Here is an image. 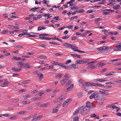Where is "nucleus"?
<instances>
[{
	"mask_svg": "<svg viewBox=\"0 0 121 121\" xmlns=\"http://www.w3.org/2000/svg\"><path fill=\"white\" fill-rule=\"evenodd\" d=\"M79 110L82 115L84 116L88 113L90 110V109L86 107H83L82 106L79 109Z\"/></svg>",
	"mask_w": 121,
	"mask_h": 121,
	"instance_id": "f257e3e1",
	"label": "nucleus"
},
{
	"mask_svg": "<svg viewBox=\"0 0 121 121\" xmlns=\"http://www.w3.org/2000/svg\"><path fill=\"white\" fill-rule=\"evenodd\" d=\"M79 81L80 83H81L82 85L84 86H94V83L91 82H82V81L81 80H79Z\"/></svg>",
	"mask_w": 121,
	"mask_h": 121,
	"instance_id": "f03ea898",
	"label": "nucleus"
},
{
	"mask_svg": "<svg viewBox=\"0 0 121 121\" xmlns=\"http://www.w3.org/2000/svg\"><path fill=\"white\" fill-rule=\"evenodd\" d=\"M99 92L102 94L107 96L110 94L109 93L108 91L107 90H105L103 89H101L99 91Z\"/></svg>",
	"mask_w": 121,
	"mask_h": 121,
	"instance_id": "7ed1b4c3",
	"label": "nucleus"
},
{
	"mask_svg": "<svg viewBox=\"0 0 121 121\" xmlns=\"http://www.w3.org/2000/svg\"><path fill=\"white\" fill-rule=\"evenodd\" d=\"M71 48L73 50L75 51L81 53H84L85 52L83 51H81L77 49L78 48L73 45L72 44V46H71Z\"/></svg>",
	"mask_w": 121,
	"mask_h": 121,
	"instance_id": "20e7f679",
	"label": "nucleus"
},
{
	"mask_svg": "<svg viewBox=\"0 0 121 121\" xmlns=\"http://www.w3.org/2000/svg\"><path fill=\"white\" fill-rule=\"evenodd\" d=\"M114 49L115 51H121V43H119L117 44Z\"/></svg>",
	"mask_w": 121,
	"mask_h": 121,
	"instance_id": "39448f33",
	"label": "nucleus"
},
{
	"mask_svg": "<svg viewBox=\"0 0 121 121\" xmlns=\"http://www.w3.org/2000/svg\"><path fill=\"white\" fill-rule=\"evenodd\" d=\"M37 115V114H34L32 116H30L26 117H22L21 119L22 120H28L30 119L31 118L33 117L34 116H35Z\"/></svg>",
	"mask_w": 121,
	"mask_h": 121,
	"instance_id": "423d86ee",
	"label": "nucleus"
},
{
	"mask_svg": "<svg viewBox=\"0 0 121 121\" xmlns=\"http://www.w3.org/2000/svg\"><path fill=\"white\" fill-rule=\"evenodd\" d=\"M64 98V96L63 95L60 96L57 99H56L55 101L56 103L62 100Z\"/></svg>",
	"mask_w": 121,
	"mask_h": 121,
	"instance_id": "0eeeda50",
	"label": "nucleus"
},
{
	"mask_svg": "<svg viewBox=\"0 0 121 121\" xmlns=\"http://www.w3.org/2000/svg\"><path fill=\"white\" fill-rule=\"evenodd\" d=\"M100 95L99 94H97L95 93V96L94 99L96 100H98L100 99Z\"/></svg>",
	"mask_w": 121,
	"mask_h": 121,
	"instance_id": "6e6552de",
	"label": "nucleus"
},
{
	"mask_svg": "<svg viewBox=\"0 0 121 121\" xmlns=\"http://www.w3.org/2000/svg\"><path fill=\"white\" fill-rule=\"evenodd\" d=\"M42 118V116H37L35 117L32 120V121H37L38 120H40Z\"/></svg>",
	"mask_w": 121,
	"mask_h": 121,
	"instance_id": "1a4fd4ad",
	"label": "nucleus"
},
{
	"mask_svg": "<svg viewBox=\"0 0 121 121\" xmlns=\"http://www.w3.org/2000/svg\"><path fill=\"white\" fill-rule=\"evenodd\" d=\"M90 116L92 117H94L97 119H99L100 118L98 116H97L94 113H93L91 114L90 115Z\"/></svg>",
	"mask_w": 121,
	"mask_h": 121,
	"instance_id": "9d476101",
	"label": "nucleus"
},
{
	"mask_svg": "<svg viewBox=\"0 0 121 121\" xmlns=\"http://www.w3.org/2000/svg\"><path fill=\"white\" fill-rule=\"evenodd\" d=\"M12 70L14 71L15 72H19L20 70H21V69H18L17 68L13 67L11 69Z\"/></svg>",
	"mask_w": 121,
	"mask_h": 121,
	"instance_id": "9b49d317",
	"label": "nucleus"
},
{
	"mask_svg": "<svg viewBox=\"0 0 121 121\" xmlns=\"http://www.w3.org/2000/svg\"><path fill=\"white\" fill-rule=\"evenodd\" d=\"M27 113V112L26 111H20L17 112V114L20 115H24L25 114Z\"/></svg>",
	"mask_w": 121,
	"mask_h": 121,
	"instance_id": "f8f14e48",
	"label": "nucleus"
},
{
	"mask_svg": "<svg viewBox=\"0 0 121 121\" xmlns=\"http://www.w3.org/2000/svg\"><path fill=\"white\" fill-rule=\"evenodd\" d=\"M24 67H26V69H28L30 68V65H28V63H26L24 64L23 65L22 67V68Z\"/></svg>",
	"mask_w": 121,
	"mask_h": 121,
	"instance_id": "ddd939ff",
	"label": "nucleus"
},
{
	"mask_svg": "<svg viewBox=\"0 0 121 121\" xmlns=\"http://www.w3.org/2000/svg\"><path fill=\"white\" fill-rule=\"evenodd\" d=\"M94 86H98L99 87H104V85L101 84L96 83H94Z\"/></svg>",
	"mask_w": 121,
	"mask_h": 121,
	"instance_id": "4468645a",
	"label": "nucleus"
},
{
	"mask_svg": "<svg viewBox=\"0 0 121 121\" xmlns=\"http://www.w3.org/2000/svg\"><path fill=\"white\" fill-rule=\"evenodd\" d=\"M92 105V103H91L87 102H86V105L84 107H86V108H90Z\"/></svg>",
	"mask_w": 121,
	"mask_h": 121,
	"instance_id": "2eb2a0df",
	"label": "nucleus"
},
{
	"mask_svg": "<svg viewBox=\"0 0 121 121\" xmlns=\"http://www.w3.org/2000/svg\"><path fill=\"white\" fill-rule=\"evenodd\" d=\"M73 84H71L70 86L67 88L66 90V92H68L70 91L72 89V88H73Z\"/></svg>",
	"mask_w": 121,
	"mask_h": 121,
	"instance_id": "dca6fc26",
	"label": "nucleus"
},
{
	"mask_svg": "<svg viewBox=\"0 0 121 121\" xmlns=\"http://www.w3.org/2000/svg\"><path fill=\"white\" fill-rule=\"evenodd\" d=\"M46 28L47 27L44 26H40L38 28V30L39 31L43 29L44 30L46 29Z\"/></svg>",
	"mask_w": 121,
	"mask_h": 121,
	"instance_id": "f3484780",
	"label": "nucleus"
},
{
	"mask_svg": "<svg viewBox=\"0 0 121 121\" xmlns=\"http://www.w3.org/2000/svg\"><path fill=\"white\" fill-rule=\"evenodd\" d=\"M65 79V78H63L62 80L60 81V83L62 86H64L66 82V81Z\"/></svg>",
	"mask_w": 121,
	"mask_h": 121,
	"instance_id": "a211bd4d",
	"label": "nucleus"
},
{
	"mask_svg": "<svg viewBox=\"0 0 121 121\" xmlns=\"http://www.w3.org/2000/svg\"><path fill=\"white\" fill-rule=\"evenodd\" d=\"M115 73V72H111L109 73H106L105 74V75L106 76H108L109 75H113Z\"/></svg>",
	"mask_w": 121,
	"mask_h": 121,
	"instance_id": "6ab92c4d",
	"label": "nucleus"
},
{
	"mask_svg": "<svg viewBox=\"0 0 121 121\" xmlns=\"http://www.w3.org/2000/svg\"><path fill=\"white\" fill-rule=\"evenodd\" d=\"M69 74L67 73H66L65 75L64 78H65L66 81H67L69 78Z\"/></svg>",
	"mask_w": 121,
	"mask_h": 121,
	"instance_id": "aec40b11",
	"label": "nucleus"
},
{
	"mask_svg": "<svg viewBox=\"0 0 121 121\" xmlns=\"http://www.w3.org/2000/svg\"><path fill=\"white\" fill-rule=\"evenodd\" d=\"M106 65L105 63L100 62L98 63L97 65L99 67L102 66Z\"/></svg>",
	"mask_w": 121,
	"mask_h": 121,
	"instance_id": "412c9836",
	"label": "nucleus"
},
{
	"mask_svg": "<svg viewBox=\"0 0 121 121\" xmlns=\"http://www.w3.org/2000/svg\"><path fill=\"white\" fill-rule=\"evenodd\" d=\"M58 65H59L60 66H61L62 68L64 69H67L68 68L67 67H66L63 63H61L58 64Z\"/></svg>",
	"mask_w": 121,
	"mask_h": 121,
	"instance_id": "4be33fe9",
	"label": "nucleus"
},
{
	"mask_svg": "<svg viewBox=\"0 0 121 121\" xmlns=\"http://www.w3.org/2000/svg\"><path fill=\"white\" fill-rule=\"evenodd\" d=\"M18 118V116L17 115H16L11 117L9 119L12 120H15Z\"/></svg>",
	"mask_w": 121,
	"mask_h": 121,
	"instance_id": "5701e85b",
	"label": "nucleus"
},
{
	"mask_svg": "<svg viewBox=\"0 0 121 121\" xmlns=\"http://www.w3.org/2000/svg\"><path fill=\"white\" fill-rule=\"evenodd\" d=\"M103 51H105L108 50L109 49V47L108 46H104L102 47Z\"/></svg>",
	"mask_w": 121,
	"mask_h": 121,
	"instance_id": "b1692460",
	"label": "nucleus"
},
{
	"mask_svg": "<svg viewBox=\"0 0 121 121\" xmlns=\"http://www.w3.org/2000/svg\"><path fill=\"white\" fill-rule=\"evenodd\" d=\"M113 9L115 10H117L118 8H121L119 4H118L115 6H114L113 7Z\"/></svg>",
	"mask_w": 121,
	"mask_h": 121,
	"instance_id": "393cba45",
	"label": "nucleus"
},
{
	"mask_svg": "<svg viewBox=\"0 0 121 121\" xmlns=\"http://www.w3.org/2000/svg\"><path fill=\"white\" fill-rule=\"evenodd\" d=\"M41 98L39 97L32 98L31 99V100L32 101L36 100H40Z\"/></svg>",
	"mask_w": 121,
	"mask_h": 121,
	"instance_id": "a878e982",
	"label": "nucleus"
},
{
	"mask_svg": "<svg viewBox=\"0 0 121 121\" xmlns=\"http://www.w3.org/2000/svg\"><path fill=\"white\" fill-rule=\"evenodd\" d=\"M64 46L66 47H71V46H72V44H69L66 43H64L63 44Z\"/></svg>",
	"mask_w": 121,
	"mask_h": 121,
	"instance_id": "bb28decb",
	"label": "nucleus"
},
{
	"mask_svg": "<svg viewBox=\"0 0 121 121\" xmlns=\"http://www.w3.org/2000/svg\"><path fill=\"white\" fill-rule=\"evenodd\" d=\"M49 104L48 103L46 104H43L41 105V107H48L49 106Z\"/></svg>",
	"mask_w": 121,
	"mask_h": 121,
	"instance_id": "cd10ccee",
	"label": "nucleus"
},
{
	"mask_svg": "<svg viewBox=\"0 0 121 121\" xmlns=\"http://www.w3.org/2000/svg\"><path fill=\"white\" fill-rule=\"evenodd\" d=\"M12 59L15 60H21V58L20 57H16L15 56H14L13 58H12Z\"/></svg>",
	"mask_w": 121,
	"mask_h": 121,
	"instance_id": "c85d7f7f",
	"label": "nucleus"
},
{
	"mask_svg": "<svg viewBox=\"0 0 121 121\" xmlns=\"http://www.w3.org/2000/svg\"><path fill=\"white\" fill-rule=\"evenodd\" d=\"M83 60H79L76 61V63L77 64H82L83 63Z\"/></svg>",
	"mask_w": 121,
	"mask_h": 121,
	"instance_id": "c756f323",
	"label": "nucleus"
},
{
	"mask_svg": "<svg viewBox=\"0 0 121 121\" xmlns=\"http://www.w3.org/2000/svg\"><path fill=\"white\" fill-rule=\"evenodd\" d=\"M63 75V74L62 73L58 74L56 75V78H60Z\"/></svg>",
	"mask_w": 121,
	"mask_h": 121,
	"instance_id": "7c9ffc66",
	"label": "nucleus"
},
{
	"mask_svg": "<svg viewBox=\"0 0 121 121\" xmlns=\"http://www.w3.org/2000/svg\"><path fill=\"white\" fill-rule=\"evenodd\" d=\"M58 108H54L52 111V113H54L57 112L58 111Z\"/></svg>",
	"mask_w": 121,
	"mask_h": 121,
	"instance_id": "2f4dec72",
	"label": "nucleus"
},
{
	"mask_svg": "<svg viewBox=\"0 0 121 121\" xmlns=\"http://www.w3.org/2000/svg\"><path fill=\"white\" fill-rule=\"evenodd\" d=\"M95 93H94L92 94L89 96V98L90 99H92L93 98L94 99Z\"/></svg>",
	"mask_w": 121,
	"mask_h": 121,
	"instance_id": "473e14b6",
	"label": "nucleus"
},
{
	"mask_svg": "<svg viewBox=\"0 0 121 121\" xmlns=\"http://www.w3.org/2000/svg\"><path fill=\"white\" fill-rule=\"evenodd\" d=\"M51 14H47L44 15V17H47V19H48L49 18H50L52 17V16H51Z\"/></svg>",
	"mask_w": 121,
	"mask_h": 121,
	"instance_id": "72a5a7b5",
	"label": "nucleus"
},
{
	"mask_svg": "<svg viewBox=\"0 0 121 121\" xmlns=\"http://www.w3.org/2000/svg\"><path fill=\"white\" fill-rule=\"evenodd\" d=\"M94 65L93 64H92L90 65L89 67H88L89 68H90L91 69H93L95 68V66H92Z\"/></svg>",
	"mask_w": 121,
	"mask_h": 121,
	"instance_id": "f704fd0d",
	"label": "nucleus"
},
{
	"mask_svg": "<svg viewBox=\"0 0 121 121\" xmlns=\"http://www.w3.org/2000/svg\"><path fill=\"white\" fill-rule=\"evenodd\" d=\"M22 103L23 104H29L30 103V102L29 101H23L22 102Z\"/></svg>",
	"mask_w": 121,
	"mask_h": 121,
	"instance_id": "c9c22d12",
	"label": "nucleus"
},
{
	"mask_svg": "<svg viewBox=\"0 0 121 121\" xmlns=\"http://www.w3.org/2000/svg\"><path fill=\"white\" fill-rule=\"evenodd\" d=\"M24 63L22 62L21 61H19L17 64L18 65L21 66L20 67L22 68V67L24 65Z\"/></svg>",
	"mask_w": 121,
	"mask_h": 121,
	"instance_id": "e433bc0d",
	"label": "nucleus"
},
{
	"mask_svg": "<svg viewBox=\"0 0 121 121\" xmlns=\"http://www.w3.org/2000/svg\"><path fill=\"white\" fill-rule=\"evenodd\" d=\"M72 82V81L71 80H70L68 81L66 83V86L69 85L71 84Z\"/></svg>",
	"mask_w": 121,
	"mask_h": 121,
	"instance_id": "4c0bfd02",
	"label": "nucleus"
},
{
	"mask_svg": "<svg viewBox=\"0 0 121 121\" xmlns=\"http://www.w3.org/2000/svg\"><path fill=\"white\" fill-rule=\"evenodd\" d=\"M108 81V80H104V79H103V78H100V79H99L98 82H102L103 81Z\"/></svg>",
	"mask_w": 121,
	"mask_h": 121,
	"instance_id": "58836bf2",
	"label": "nucleus"
},
{
	"mask_svg": "<svg viewBox=\"0 0 121 121\" xmlns=\"http://www.w3.org/2000/svg\"><path fill=\"white\" fill-rule=\"evenodd\" d=\"M78 117L76 116L74 117L73 118V121H78Z\"/></svg>",
	"mask_w": 121,
	"mask_h": 121,
	"instance_id": "ea45409f",
	"label": "nucleus"
},
{
	"mask_svg": "<svg viewBox=\"0 0 121 121\" xmlns=\"http://www.w3.org/2000/svg\"><path fill=\"white\" fill-rule=\"evenodd\" d=\"M40 75L39 76V79L40 80H41L42 78L43 77V75L42 73H40Z\"/></svg>",
	"mask_w": 121,
	"mask_h": 121,
	"instance_id": "a19ab883",
	"label": "nucleus"
},
{
	"mask_svg": "<svg viewBox=\"0 0 121 121\" xmlns=\"http://www.w3.org/2000/svg\"><path fill=\"white\" fill-rule=\"evenodd\" d=\"M69 36L68 35H65L62 37V39H67L69 38Z\"/></svg>",
	"mask_w": 121,
	"mask_h": 121,
	"instance_id": "79ce46f5",
	"label": "nucleus"
},
{
	"mask_svg": "<svg viewBox=\"0 0 121 121\" xmlns=\"http://www.w3.org/2000/svg\"><path fill=\"white\" fill-rule=\"evenodd\" d=\"M29 97V95L28 94L24 95L22 97V98L24 99H26L28 98Z\"/></svg>",
	"mask_w": 121,
	"mask_h": 121,
	"instance_id": "37998d69",
	"label": "nucleus"
},
{
	"mask_svg": "<svg viewBox=\"0 0 121 121\" xmlns=\"http://www.w3.org/2000/svg\"><path fill=\"white\" fill-rule=\"evenodd\" d=\"M101 19L100 18H96L95 19V22L97 23L98 21H101Z\"/></svg>",
	"mask_w": 121,
	"mask_h": 121,
	"instance_id": "c03bdc74",
	"label": "nucleus"
},
{
	"mask_svg": "<svg viewBox=\"0 0 121 121\" xmlns=\"http://www.w3.org/2000/svg\"><path fill=\"white\" fill-rule=\"evenodd\" d=\"M95 10L94 9L91 10H87L86 12L88 13H91L92 12H94L95 11Z\"/></svg>",
	"mask_w": 121,
	"mask_h": 121,
	"instance_id": "a18cd8bd",
	"label": "nucleus"
},
{
	"mask_svg": "<svg viewBox=\"0 0 121 121\" xmlns=\"http://www.w3.org/2000/svg\"><path fill=\"white\" fill-rule=\"evenodd\" d=\"M76 65L74 64H72L71 65V66L74 69H77L78 68V66H76Z\"/></svg>",
	"mask_w": 121,
	"mask_h": 121,
	"instance_id": "49530a36",
	"label": "nucleus"
},
{
	"mask_svg": "<svg viewBox=\"0 0 121 121\" xmlns=\"http://www.w3.org/2000/svg\"><path fill=\"white\" fill-rule=\"evenodd\" d=\"M68 105V104L65 101L63 103V107H65L67 106Z\"/></svg>",
	"mask_w": 121,
	"mask_h": 121,
	"instance_id": "de8ad7c7",
	"label": "nucleus"
},
{
	"mask_svg": "<svg viewBox=\"0 0 121 121\" xmlns=\"http://www.w3.org/2000/svg\"><path fill=\"white\" fill-rule=\"evenodd\" d=\"M78 7L76 6H72L70 7V9L71 10H73L74 9H78Z\"/></svg>",
	"mask_w": 121,
	"mask_h": 121,
	"instance_id": "09e8293b",
	"label": "nucleus"
},
{
	"mask_svg": "<svg viewBox=\"0 0 121 121\" xmlns=\"http://www.w3.org/2000/svg\"><path fill=\"white\" fill-rule=\"evenodd\" d=\"M66 27L70 29L72 28L73 27V25L68 26H66Z\"/></svg>",
	"mask_w": 121,
	"mask_h": 121,
	"instance_id": "8fccbe9b",
	"label": "nucleus"
},
{
	"mask_svg": "<svg viewBox=\"0 0 121 121\" xmlns=\"http://www.w3.org/2000/svg\"><path fill=\"white\" fill-rule=\"evenodd\" d=\"M33 109V107L32 106H29L26 108V109L28 110H31Z\"/></svg>",
	"mask_w": 121,
	"mask_h": 121,
	"instance_id": "3c124183",
	"label": "nucleus"
},
{
	"mask_svg": "<svg viewBox=\"0 0 121 121\" xmlns=\"http://www.w3.org/2000/svg\"><path fill=\"white\" fill-rule=\"evenodd\" d=\"M82 94L81 93H79L77 94V96L78 97L80 98L82 96Z\"/></svg>",
	"mask_w": 121,
	"mask_h": 121,
	"instance_id": "603ef678",
	"label": "nucleus"
},
{
	"mask_svg": "<svg viewBox=\"0 0 121 121\" xmlns=\"http://www.w3.org/2000/svg\"><path fill=\"white\" fill-rule=\"evenodd\" d=\"M53 39L55 40H57L59 41H60L61 42H62V41L60 39L57 38L55 37L53 38Z\"/></svg>",
	"mask_w": 121,
	"mask_h": 121,
	"instance_id": "864d4df0",
	"label": "nucleus"
},
{
	"mask_svg": "<svg viewBox=\"0 0 121 121\" xmlns=\"http://www.w3.org/2000/svg\"><path fill=\"white\" fill-rule=\"evenodd\" d=\"M109 12H103V14L104 15H108L109 14Z\"/></svg>",
	"mask_w": 121,
	"mask_h": 121,
	"instance_id": "5fc2aeb1",
	"label": "nucleus"
},
{
	"mask_svg": "<svg viewBox=\"0 0 121 121\" xmlns=\"http://www.w3.org/2000/svg\"><path fill=\"white\" fill-rule=\"evenodd\" d=\"M84 11V10L83 9H80L78 10V11L77 12V13H82Z\"/></svg>",
	"mask_w": 121,
	"mask_h": 121,
	"instance_id": "6e6d98bb",
	"label": "nucleus"
},
{
	"mask_svg": "<svg viewBox=\"0 0 121 121\" xmlns=\"http://www.w3.org/2000/svg\"><path fill=\"white\" fill-rule=\"evenodd\" d=\"M36 8H32L30 9V10L32 12H34L36 11Z\"/></svg>",
	"mask_w": 121,
	"mask_h": 121,
	"instance_id": "4d7b16f0",
	"label": "nucleus"
},
{
	"mask_svg": "<svg viewBox=\"0 0 121 121\" xmlns=\"http://www.w3.org/2000/svg\"><path fill=\"white\" fill-rule=\"evenodd\" d=\"M96 62H97L96 61H93L92 62H90V61L88 62H87L88 63L87 64H91L92 63H96Z\"/></svg>",
	"mask_w": 121,
	"mask_h": 121,
	"instance_id": "13d9d810",
	"label": "nucleus"
},
{
	"mask_svg": "<svg viewBox=\"0 0 121 121\" xmlns=\"http://www.w3.org/2000/svg\"><path fill=\"white\" fill-rule=\"evenodd\" d=\"M97 50L99 51H103L102 47L98 48Z\"/></svg>",
	"mask_w": 121,
	"mask_h": 121,
	"instance_id": "bf43d9fd",
	"label": "nucleus"
},
{
	"mask_svg": "<svg viewBox=\"0 0 121 121\" xmlns=\"http://www.w3.org/2000/svg\"><path fill=\"white\" fill-rule=\"evenodd\" d=\"M47 69L46 67H44L42 68H40V71H43Z\"/></svg>",
	"mask_w": 121,
	"mask_h": 121,
	"instance_id": "052dcab7",
	"label": "nucleus"
},
{
	"mask_svg": "<svg viewBox=\"0 0 121 121\" xmlns=\"http://www.w3.org/2000/svg\"><path fill=\"white\" fill-rule=\"evenodd\" d=\"M59 90V89H55V90L53 91H52V92L53 93H55L56 92L58 91Z\"/></svg>",
	"mask_w": 121,
	"mask_h": 121,
	"instance_id": "680f3d73",
	"label": "nucleus"
},
{
	"mask_svg": "<svg viewBox=\"0 0 121 121\" xmlns=\"http://www.w3.org/2000/svg\"><path fill=\"white\" fill-rule=\"evenodd\" d=\"M78 110L76 111L73 113V115H77L78 113Z\"/></svg>",
	"mask_w": 121,
	"mask_h": 121,
	"instance_id": "e2e57ef3",
	"label": "nucleus"
},
{
	"mask_svg": "<svg viewBox=\"0 0 121 121\" xmlns=\"http://www.w3.org/2000/svg\"><path fill=\"white\" fill-rule=\"evenodd\" d=\"M78 18L76 16L74 17H71L70 19L71 20H73L74 18H76V19H77Z\"/></svg>",
	"mask_w": 121,
	"mask_h": 121,
	"instance_id": "0e129e2a",
	"label": "nucleus"
},
{
	"mask_svg": "<svg viewBox=\"0 0 121 121\" xmlns=\"http://www.w3.org/2000/svg\"><path fill=\"white\" fill-rule=\"evenodd\" d=\"M19 101V99H16L12 100L11 102H17Z\"/></svg>",
	"mask_w": 121,
	"mask_h": 121,
	"instance_id": "69168bd1",
	"label": "nucleus"
},
{
	"mask_svg": "<svg viewBox=\"0 0 121 121\" xmlns=\"http://www.w3.org/2000/svg\"><path fill=\"white\" fill-rule=\"evenodd\" d=\"M27 36L30 37H33V38H34L36 37H37V36L36 35H29Z\"/></svg>",
	"mask_w": 121,
	"mask_h": 121,
	"instance_id": "338daca9",
	"label": "nucleus"
},
{
	"mask_svg": "<svg viewBox=\"0 0 121 121\" xmlns=\"http://www.w3.org/2000/svg\"><path fill=\"white\" fill-rule=\"evenodd\" d=\"M48 35L44 33L40 34L39 35V36H48Z\"/></svg>",
	"mask_w": 121,
	"mask_h": 121,
	"instance_id": "774afa93",
	"label": "nucleus"
}]
</instances>
